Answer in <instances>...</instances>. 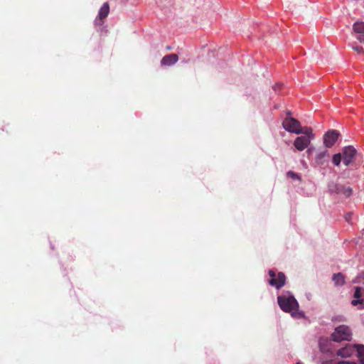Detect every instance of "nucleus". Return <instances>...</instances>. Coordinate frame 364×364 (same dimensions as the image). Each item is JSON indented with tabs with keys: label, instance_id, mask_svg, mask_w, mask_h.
Here are the masks:
<instances>
[{
	"label": "nucleus",
	"instance_id": "1a4fd4ad",
	"mask_svg": "<svg viewBox=\"0 0 364 364\" xmlns=\"http://www.w3.org/2000/svg\"><path fill=\"white\" fill-rule=\"evenodd\" d=\"M311 141L307 137L298 136L294 141V146L298 151H303L309 146Z\"/></svg>",
	"mask_w": 364,
	"mask_h": 364
},
{
	"label": "nucleus",
	"instance_id": "20e7f679",
	"mask_svg": "<svg viewBox=\"0 0 364 364\" xmlns=\"http://www.w3.org/2000/svg\"><path fill=\"white\" fill-rule=\"evenodd\" d=\"M282 126L284 127V129L287 131L288 132H290V133H294V134H301V131H300V127H301V124L300 122L290 117V116H287L284 120H283V122H282Z\"/></svg>",
	"mask_w": 364,
	"mask_h": 364
},
{
	"label": "nucleus",
	"instance_id": "f3484780",
	"mask_svg": "<svg viewBox=\"0 0 364 364\" xmlns=\"http://www.w3.org/2000/svg\"><path fill=\"white\" fill-rule=\"evenodd\" d=\"M341 159H342V157H341V154L340 153L336 154L332 157V163L335 166H338L341 164Z\"/></svg>",
	"mask_w": 364,
	"mask_h": 364
},
{
	"label": "nucleus",
	"instance_id": "423d86ee",
	"mask_svg": "<svg viewBox=\"0 0 364 364\" xmlns=\"http://www.w3.org/2000/svg\"><path fill=\"white\" fill-rule=\"evenodd\" d=\"M339 132L334 129L328 131L323 136V144L326 147L333 146L339 136Z\"/></svg>",
	"mask_w": 364,
	"mask_h": 364
},
{
	"label": "nucleus",
	"instance_id": "9d476101",
	"mask_svg": "<svg viewBox=\"0 0 364 364\" xmlns=\"http://www.w3.org/2000/svg\"><path fill=\"white\" fill-rule=\"evenodd\" d=\"M353 29L354 33L358 34L357 39L364 44V22L356 21L353 24Z\"/></svg>",
	"mask_w": 364,
	"mask_h": 364
},
{
	"label": "nucleus",
	"instance_id": "4be33fe9",
	"mask_svg": "<svg viewBox=\"0 0 364 364\" xmlns=\"http://www.w3.org/2000/svg\"><path fill=\"white\" fill-rule=\"evenodd\" d=\"M320 348H321V350L322 352H324V351H325L324 348H323V347H322V346H321V345H320Z\"/></svg>",
	"mask_w": 364,
	"mask_h": 364
},
{
	"label": "nucleus",
	"instance_id": "2eb2a0df",
	"mask_svg": "<svg viewBox=\"0 0 364 364\" xmlns=\"http://www.w3.org/2000/svg\"><path fill=\"white\" fill-rule=\"evenodd\" d=\"M301 134H304V137H307L310 139V141L314 139V134H313L312 129L311 127H305L302 128L300 127Z\"/></svg>",
	"mask_w": 364,
	"mask_h": 364
},
{
	"label": "nucleus",
	"instance_id": "6e6552de",
	"mask_svg": "<svg viewBox=\"0 0 364 364\" xmlns=\"http://www.w3.org/2000/svg\"><path fill=\"white\" fill-rule=\"evenodd\" d=\"M356 153L355 149L353 146H345L343 149V164L346 166H348L351 161L353 158L354 157Z\"/></svg>",
	"mask_w": 364,
	"mask_h": 364
},
{
	"label": "nucleus",
	"instance_id": "39448f33",
	"mask_svg": "<svg viewBox=\"0 0 364 364\" xmlns=\"http://www.w3.org/2000/svg\"><path fill=\"white\" fill-rule=\"evenodd\" d=\"M269 275L270 277V279L268 282L271 286L274 287L277 289H279L284 286L286 277L283 272H279L277 274L273 270H269Z\"/></svg>",
	"mask_w": 364,
	"mask_h": 364
},
{
	"label": "nucleus",
	"instance_id": "f257e3e1",
	"mask_svg": "<svg viewBox=\"0 0 364 364\" xmlns=\"http://www.w3.org/2000/svg\"><path fill=\"white\" fill-rule=\"evenodd\" d=\"M277 303L284 312L289 313L293 318H303L305 317L304 313L299 311V304L291 292L286 291L279 295Z\"/></svg>",
	"mask_w": 364,
	"mask_h": 364
},
{
	"label": "nucleus",
	"instance_id": "7ed1b4c3",
	"mask_svg": "<svg viewBox=\"0 0 364 364\" xmlns=\"http://www.w3.org/2000/svg\"><path fill=\"white\" fill-rule=\"evenodd\" d=\"M352 333L350 328L346 325H341L336 327L331 334V338L334 341H350Z\"/></svg>",
	"mask_w": 364,
	"mask_h": 364
},
{
	"label": "nucleus",
	"instance_id": "0eeeda50",
	"mask_svg": "<svg viewBox=\"0 0 364 364\" xmlns=\"http://www.w3.org/2000/svg\"><path fill=\"white\" fill-rule=\"evenodd\" d=\"M329 153L327 149L318 150L315 156V163L317 166H322L328 163Z\"/></svg>",
	"mask_w": 364,
	"mask_h": 364
},
{
	"label": "nucleus",
	"instance_id": "f8f14e48",
	"mask_svg": "<svg viewBox=\"0 0 364 364\" xmlns=\"http://www.w3.org/2000/svg\"><path fill=\"white\" fill-rule=\"evenodd\" d=\"M364 290L361 287H356L354 292V298L355 299L351 301V304L353 306H357L358 304L363 305V299H360L363 296V292Z\"/></svg>",
	"mask_w": 364,
	"mask_h": 364
},
{
	"label": "nucleus",
	"instance_id": "6ab92c4d",
	"mask_svg": "<svg viewBox=\"0 0 364 364\" xmlns=\"http://www.w3.org/2000/svg\"><path fill=\"white\" fill-rule=\"evenodd\" d=\"M352 48L357 53H362L363 51V47L359 46H353Z\"/></svg>",
	"mask_w": 364,
	"mask_h": 364
},
{
	"label": "nucleus",
	"instance_id": "ddd939ff",
	"mask_svg": "<svg viewBox=\"0 0 364 364\" xmlns=\"http://www.w3.org/2000/svg\"><path fill=\"white\" fill-rule=\"evenodd\" d=\"M109 12V4L107 3H105L102 6V7L100 8V9L99 11L98 18L100 20H102V19L105 18L108 16Z\"/></svg>",
	"mask_w": 364,
	"mask_h": 364
},
{
	"label": "nucleus",
	"instance_id": "4468645a",
	"mask_svg": "<svg viewBox=\"0 0 364 364\" xmlns=\"http://www.w3.org/2000/svg\"><path fill=\"white\" fill-rule=\"evenodd\" d=\"M322 364H357V363L351 360L326 359L323 360Z\"/></svg>",
	"mask_w": 364,
	"mask_h": 364
},
{
	"label": "nucleus",
	"instance_id": "412c9836",
	"mask_svg": "<svg viewBox=\"0 0 364 364\" xmlns=\"http://www.w3.org/2000/svg\"><path fill=\"white\" fill-rule=\"evenodd\" d=\"M314 150V148L313 146L309 147L306 150V153L308 154H310Z\"/></svg>",
	"mask_w": 364,
	"mask_h": 364
},
{
	"label": "nucleus",
	"instance_id": "dca6fc26",
	"mask_svg": "<svg viewBox=\"0 0 364 364\" xmlns=\"http://www.w3.org/2000/svg\"><path fill=\"white\" fill-rule=\"evenodd\" d=\"M332 279L336 286H342L345 283L344 277L341 273L333 274Z\"/></svg>",
	"mask_w": 364,
	"mask_h": 364
},
{
	"label": "nucleus",
	"instance_id": "a211bd4d",
	"mask_svg": "<svg viewBox=\"0 0 364 364\" xmlns=\"http://www.w3.org/2000/svg\"><path fill=\"white\" fill-rule=\"evenodd\" d=\"M287 174L288 177L292 178L293 180H298V181L301 180L300 176L294 171H289L287 172Z\"/></svg>",
	"mask_w": 364,
	"mask_h": 364
},
{
	"label": "nucleus",
	"instance_id": "aec40b11",
	"mask_svg": "<svg viewBox=\"0 0 364 364\" xmlns=\"http://www.w3.org/2000/svg\"><path fill=\"white\" fill-rule=\"evenodd\" d=\"M328 187H329V190H330L331 191H334V189H335V190H337V189H338V188H337V185H336V184H334V183H332V184L329 185V186H328Z\"/></svg>",
	"mask_w": 364,
	"mask_h": 364
},
{
	"label": "nucleus",
	"instance_id": "f03ea898",
	"mask_svg": "<svg viewBox=\"0 0 364 364\" xmlns=\"http://www.w3.org/2000/svg\"><path fill=\"white\" fill-rule=\"evenodd\" d=\"M356 354L360 364H364V346L348 344L336 350L335 355L341 358H348Z\"/></svg>",
	"mask_w": 364,
	"mask_h": 364
},
{
	"label": "nucleus",
	"instance_id": "9b49d317",
	"mask_svg": "<svg viewBox=\"0 0 364 364\" xmlns=\"http://www.w3.org/2000/svg\"><path fill=\"white\" fill-rule=\"evenodd\" d=\"M178 60V55L176 54H170L165 55L161 61V65L164 66H171L174 65Z\"/></svg>",
	"mask_w": 364,
	"mask_h": 364
}]
</instances>
